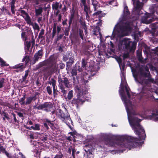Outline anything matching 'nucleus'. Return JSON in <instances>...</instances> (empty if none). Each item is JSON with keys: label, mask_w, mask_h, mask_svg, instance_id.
I'll return each instance as SVG.
<instances>
[{"label": "nucleus", "mask_w": 158, "mask_h": 158, "mask_svg": "<svg viewBox=\"0 0 158 158\" xmlns=\"http://www.w3.org/2000/svg\"><path fill=\"white\" fill-rule=\"evenodd\" d=\"M58 66L56 64L53 65L51 68V72L52 73H55L57 70Z\"/></svg>", "instance_id": "21"}, {"label": "nucleus", "mask_w": 158, "mask_h": 158, "mask_svg": "<svg viewBox=\"0 0 158 158\" xmlns=\"http://www.w3.org/2000/svg\"><path fill=\"white\" fill-rule=\"evenodd\" d=\"M77 69L75 68L73 69L71 71V73L72 75V76H76L77 74Z\"/></svg>", "instance_id": "27"}, {"label": "nucleus", "mask_w": 158, "mask_h": 158, "mask_svg": "<svg viewBox=\"0 0 158 158\" xmlns=\"http://www.w3.org/2000/svg\"><path fill=\"white\" fill-rule=\"evenodd\" d=\"M84 102V100H82L81 99V97H80L77 99H73L72 100V103L73 104H75L77 105V106L81 102L82 103Z\"/></svg>", "instance_id": "14"}, {"label": "nucleus", "mask_w": 158, "mask_h": 158, "mask_svg": "<svg viewBox=\"0 0 158 158\" xmlns=\"http://www.w3.org/2000/svg\"><path fill=\"white\" fill-rule=\"evenodd\" d=\"M63 155L61 154L60 155H56L54 158H63Z\"/></svg>", "instance_id": "44"}, {"label": "nucleus", "mask_w": 158, "mask_h": 158, "mask_svg": "<svg viewBox=\"0 0 158 158\" xmlns=\"http://www.w3.org/2000/svg\"><path fill=\"white\" fill-rule=\"evenodd\" d=\"M71 148H72V147H70L69 148V149H68V152L69 153H71Z\"/></svg>", "instance_id": "63"}, {"label": "nucleus", "mask_w": 158, "mask_h": 158, "mask_svg": "<svg viewBox=\"0 0 158 158\" xmlns=\"http://www.w3.org/2000/svg\"><path fill=\"white\" fill-rule=\"evenodd\" d=\"M131 28L130 24L120 22L114 27L113 32V37L120 38L127 36L131 32Z\"/></svg>", "instance_id": "3"}, {"label": "nucleus", "mask_w": 158, "mask_h": 158, "mask_svg": "<svg viewBox=\"0 0 158 158\" xmlns=\"http://www.w3.org/2000/svg\"><path fill=\"white\" fill-rule=\"evenodd\" d=\"M26 98V95H24L23 97L21 98L19 100V102L20 104L21 105L24 106L25 105V102H24V100Z\"/></svg>", "instance_id": "18"}, {"label": "nucleus", "mask_w": 158, "mask_h": 158, "mask_svg": "<svg viewBox=\"0 0 158 158\" xmlns=\"http://www.w3.org/2000/svg\"><path fill=\"white\" fill-rule=\"evenodd\" d=\"M15 6L14 5H11V9H15Z\"/></svg>", "instance_id": "62"}, {"label": "nucleus", "mask_w": 158, "mask_h": 158, "mask_svg": "<svg viewBox=\"0 0 158 158\" xmlns=\"http://www.w3.org/2000/svg\"><path fill=\"white\" fill-rule=\"evenodd\" d=\"M18 114L20 117H22L23 116V114L21 112L18 113Z\"/></svg>", "instance_id": "55"}, {"label": "nucleus", "mask_w": 158, "mask_h": 158, "mask_svg": "<svg viewBox=\"0 0 158 158\" xmlns=\"http://www.w3.org/2000/svg\"><path fill=\"white\" fill-rule=\"evenodd\" d=\"M79 63H77L75 65V68L79 72H81L82 71V69L81 68H80V67L79 65Z\"/></svg>", "instance_id": "29"}, {"label": "nucleus", "mask_w": 158, "mask_h": 158, "mask_svg": "<svg viewBox=\"0 0 158 158\" xmlns=\"http://www.w3.org/2000/svg\"><path fill=\"white\" fill-rule=\"evenodd\" d=\"M44 31L43 29H42L41 30L39 34V37L42 38L43 37L42 35L44 34Z\"/></svg>", "instance_id": "36"}, {"label": "nucleus", "mask_w": 158, "mask_h": 158, "mask_svg": "<svg viewBox=\"0 0 158 158\" xmlns=\"http://www.w3.org/2000/svg\"><path fill=\"white\" fill-rule=\"evenodd\" d=\"M13 117H14V121H15V122H16V121H17V120L16 118L15 117V115L14 114H13Z\"/></svg>", "instance_id": "60"}, {"label": "nucleus", "mask_w": 158, "mask_h": 158, "mask_svg": "<svg viewBox=\"0 0 158 158\" xmlns=\"http://www.w3.org/2000/svg\"><path fill=\"white\" fill-rule=\"evenodd\" d=\"M128 56V54H125L123 55V57L124 59L126 58H127Z\"/></svg>", "instance_id": "53"}, {"label": "nucleus", "mask_w": 158, "mask_h": 158, "mask_svg": "<svg viewBox=\"0 0 158 158\" xmlns=\"http://www.w3.org/2000/svg\"><path fill=\"white\" fill-rule=\"evenodd\" d=\"M4 79L2 78L0 79V88H2L4 86Z\"/></svg>", "instance_id": "31"}, {"label": "nucleus", "mask_w": 158, "mask_h": 158, "mask_svg": "<svg viewBox=\"0 0 158 158\" xmlns=\"http://www.w3.org/2000/svg\"><path fill=\"white\" fill-rule=\"evenodd\" d=\"M42 17H40L38 18L37 21L39 23H40L42 20Z\"/></svg>", "instance_id": "57"}, {"label": "nucleus", "mask_w": 158, "mask_h": 158, "mask_svg": "<svg viewBox=\"0 0 158 158\" xmlns=\"http://www.w3.org/2000/svg\"><path fill=\"white\" fill-rule=\"evenodd\" d=\"M148 17H145L144 20L143 21V22L146 24H149L153 21V19H148Z\"/></svg>", "instance_id": "19"}, {"label": "nucleus", "mask_w": 158, "mask_h": 158, "mask_svg": "<svg viewBox=\"0 0 158 158\" xmlns=\"http://www.w3.org/2000/svg\"><path fill=\"white\" fill-rule=\"evenodd\" d=\"M28 71L27 70L25 71V73L24 76L23 77V81H25L28 75Z\"/></svg>", "instance_id": "32"}, {"label": "nucleus", "mask_w": 158, "mask_h": 158, "mask_svg": "<svg viewBox=\"0 0 158 158\" xmlns=\"http://www.w3.org/2000/svg\"><path fill=\"white\" fill-rule=\"evenodd\" d=\"M74 62L73 60V58H70L69 60L68 61L67 64H70V65H71Z\"/></svg>", "instance_id": "39"}, {"label": "nucleus", "mask_w": 158, "mask_h": 158, "mask_svg": "<svg viewBox=\"0 0 158 158\" xmlns=\"http://www.w3.org/2000/svg\"><path fill=\"white\" fill-rule=\"evenodd\" d=\"M61 18V16L60 14L58 15V20L60 22Z\"/></svg>", "instance_id": "54"}, {"label": "nucleus", "mask_w": 158, "mask_h": 158, "mask_svg": "<svg viewBox=\"0 0 158 158\" xmlns=\"http://www.w3.org/2000/svg\"><path fill=\"white\" fill-rule=\"evenodd\" d=\"M31 128L34 130L39 131L40 130V125L39 124H35L34 126H31Z\"/></svg>", "instance_id": "20"}, {"label": "nucleus", "mask_w": 158, "mask_h": 158, "mask_svg": "<svg viewBox=\"0 0 158 158\" xmlns=\"http://www.w3.org/2000/svg\"><path fill=\"white\" fill-rule=\"evenodd\" d=\"M46 123H47L48 125H50V124H51V121L48 119H46Z\"/></svg>", "instance_id": "51"}, {"label": "nucleus", "mask_w": 158, "mask_h": 158, "mask_svg": "<svg viewBox=\"0 0 158 158\" xmlns=\"http://www.w3.org/2000/svg\"><path fill=\"white\" fill-rule=\"evenodd\" d=\"M124 11L125 12L127 15H128L129 14V11L127 8V7H125L124 8Z\"/></svg>", "instance_id": "42"}, {"label": "nucleus", "mask_w": 158, "mask_h": 158, "mask_svg": "<svg viewBox=\"0 0 158 158\" xmlns=\"http://www.w3.org/2000/svg\"><path fill=\"white\" fill-rule=\"evenodd\" d=\"M52 8L53 10H57L58 8L61 9L62 7V5L61 4H59V3L56 2L54 3L52 5Z\"/></svg>", "instance_id": "15"}, {"label": "nucleus", "mask_w": 158, "mask_h": 158, "mask_svg": "<svg viewBox=\"0 0 158 158\" xmlns=\"http://www.w3.org/2000/svg\"><path fill=\"white\" fill-rule=\"evenodd\" d=\"M4 116H5V117H3V120L5 121V120L6 118L7 119L9 118L7 116H6V115H5Z\"/></svg>", "instance_id": "64"}, {"label": "nucleus", "mask_w": 158, "mask_h": 158, "mask_svg": "<svg viewBox=\"0 0 158 158\" xmlns=\"http://www.w3.org/2000/svg\"><path fill=\"white\" fill-rule=\"evenodd\" d=\"M23 17L24 19L27 23L29 25H32V23L31 20V18L28 15L26 16L23 15Z\"/></svg>", "instance_id": "16"}, {"label": "nucleus", "mask_w": 158, "mask_h": 158, "mask_svg": "<svg viewBox=\"0 0 158 158\" xmlns=\"http://www.w3.org/2000/svg\"><path fill=\"white\" fill-rule=\"evenodd\" d=\"M116 60H117L118 61V63L119 64H120V63H121L122 59H121V58H120L119 57H118L117 58Z\"/></svg>", "instance_id": "45"}, {"label": "nucleus", "mask_w": 158, "mask_h": 158, "mask_svg": "<svg viewBox=\"0 0 158 158\" xmlns=\"http://www.w3.org/2000/svg\"><path fill=\"white\" fill-rule=\"evenodd\" d=\"M44 127L45 128H46L47 129H49V127L48 126V125L47 123H44Z\"/></svg>", "instance_id": "50"}, {"label": "nucleus", "mask_w": 158, "mask_h": 158, "mask_svg": "<svg viewBox=\"0 0 158 158\" xmlns=\"http://www.w3.org/2000/svg\"><path fill=\"white\" fill-rule=\"evenodd\" d=\"M42 56V50H39L34 55V63H35L36 61H38L39 58H41Z\"/></svg>", "instance_id": "12"}, {"label": "nucleus", "mask_w": 158, "mask_h": 158, "mask_svg": "<svg viewBox=\"0 0 158 158\" xmlns=\"http://www.w3.org/2000/svg\"><path fill=\"white\" fill-rule=\"evenodd\" d=\"M81 2L80 5L81 7L83 6L84 7V10L86 12L87 14H88V11L89 10V8L88 6L86 3V0H80Z\"/></svg>", "instance_id": "11"}, {"label": "nucleus", "mask_w": 158, "mask_h": 158, "mask_svg": "<svg viewBox=\"0 0 158 158\" xmlns=\"http://www.w3.org/2000/svg\"><path fill=\"white\" fill-rule=\"evenodd\" d=\"M100 2L102 3V0H100ZM91 4L93 6L94 9V11L95 12L93 14V15H98L101 14L102 11L101 10H98V9L100 7V5L99 2L96 0H91Z\"/></svg>", "instance_id": "5"}, {"label": "nucleus", "mask_w": 158, "mask_h": 158, "mask_svg": "<svg viewBox=\"0 0 158 158\" xmlns=\"http://www.w3.org/2000/svg\"><path fill=\"white\" fill-rule=\"evenodd\" d=\"M43 8L41 7H39L38 9H35V15L36 16H38L41 15L43 11Z\"/></svg>", "instance_id": "17"}, {"label": "nucleus", "mask_w": 158, "mask_h": 158, "mask_svg": "<svg viewBox=\"0 0 158 158\" xmlns=\"http://www.w3.org/2000/svg\"><path fill=\"white\" fill-rule=\"evenodd\" d=\"M132 71L135 81L142 85H145L149 82H153V79L150 78L149 77V72L148 69L142 68L139 69L137 72L136 71L133 72V69Z\"/></svg>", "instance_id": "2"}, {"label": "nucleus", "mask_w": 158, "mask_h": 158, "mask_svg": "<svg viewBox=\"0 0 158 158\" xmlns=\"http://www.w3.org/2000/svg\"><path fill=\"white\" fill-rule=\"evenodd\" d=\"M33 37H34V36L33 35L32 36V41L31 42V43H32L33 45L34 44L35 42V40H34L33 39Z\"/></svg>", "instance_id": "58"}, {"label": "nucleus", "mask_w": 158, "mask_h": 158, "mask_svg": "<svg viewBox=\"0 0 158 158\" xmlns=\"http://www.w3.org/2000/svg\"><path fill=\"white\" fill-rule=\"evenodd\" d=\"M74 17V13L72 14L71 15V17L69 19V27H70V25L72 22L73 18Z\"/></svg>", "instance_id": "35"}, {"label": "nucleus", "mask_w": 158, "mask_h": 158, "mask_svg": "<svg viewBox=\"0 0 158 158\" xmlns=\"http://www.w3.org/2000/svg\"><path fill=\"white\" fill-rule=\"evenodd\" d=\"M21 36L22 38H25V32H23L21 34Z\"/></svg>", "instance_id": "52"}, {"label": "nucleus", "mask_w": 158, "mask_h": 158, "mask_svg": "<svg viewBox=\"0 0 158 158\" xmlns=\"http://www.w3.org/2000/svg\"><path fill=\"white\" fill-rule=\"evenodd\" d=\"M13 68L14 69H19L20 70H23L24 67L22 64H19L14 66Z\"/></svg>", "instance_id": "23"}, {"label": "nucleus", "mask_w": 158, "mask_h": 158, "mask_svg": "<svg viewBox=\"0 0 158 158\" xmlns=\"http://www.w3.org/2000/svg\"><path fill=\"white\" fill-rule=\"evenodd\" d=\"M15 1L16 0H12L11 2V5H14L15 3Z\"/></svg>", "instance_id": "61"}, {"label": "nucleus", "mask_w": 158, "mask_h": 158, "mask_svg": "<svg viewBox=\"0 0 158 158\" xmlns=\"http://www.w3.org/2000/svg\"><path fill=\"white\" fill-rule=\"evenodd\" d=\"M0 151L3 153H5L8 158H10V156H9V154L6 151L5 148H4L2 146L0 148Z\"/></svg>", "instance_id": "25"}, {"label": "nucleus", "mask_w": 158, "mask_h": 158, "mask_svg": "<svg viewBox=\"0 0 158 158\" xmlns=\"http://www.w3.org/2000/svg\"><path fill=\"white\" fill-rule=\"evenodd\" d=\"M86 65V62L85 61V60L83 59L82 60V67L84 68L85 67Z\"/></svg>", "instance_id": "34"}, {"label": "nucleus", "mask_w": 158, "mask_h": 158, "mask_svg": "<svg viewBox=\"0 0 158 158\" xmlns=\"http://www.w3.org/2000/svg\"><path fill=\"white\" fill-rule=\"evenodd\" d=\"M70 30L69 27L65 29L64 31V34L66 36H68L69 34V32Z\"/></svg>", "instance_id": "30"}, {"label": "nucleus", "mask_w": 158, "mask_h": 158, "mask_svg": "<svg viewBox=\"0 0 158 158\" xmlns=\"http://www.w3.org/2000/svg\"><path fill=\"white\" fill-rule=\"evenodd\" d=\"M20 13H21V15L23 16V15L26 16L28 14L24 10H20Z\"/></svg>", "instance_id": "38"}, {"label": "nucleus", "mask_w": 158, "mask_h": 158, "mask_svg": "<svg viewBox=\"0 0 158 158\" xmlns=\"http://www.w3.org/2000/svg\"><path fill=\"white\" fill-rule=\"evenodd\" d=\"M30 137L32 139H34V135L33 134H31L29 135Z\"/></svg>", "instance_id": "59"}, {"label": "nucleus", "mask_w": 158, "mask_h": 158, "mask_svg": "<svg viewBox=\"0 0 158 158\" xmlns=\"http://www.w3.org/2000/svg\"><path fill=\"white\" fill-rule=\"evenodd\" d=\"M60 118L63 122H64L68 126H69L70 123L72 122L69 117V116L66 113V114L61 112L60 115Z\"/></svg>", "instance_id": "6"}, {"label": "nucleus", "mask_w": 158, "mask_h": 158, "mask_svg": "<svg viewBox=\"0 0 158 158\" xmlns=\"http://www.w3.org/2000/svg\"><path fill=\"white\" fill-rule=\"evenodd\" d=\"M19 154L21 156V157L22 158H25V157L22 154V153L21 152H19ZM10 158H12L11 157H10ZM15 158H18V156H17V155H15Z\"/></svg>", "instance_id": "40"}, {"label": "nucleus", "mask_w": 158, "mask_h": 158, "mask_svg": "<svg viewBox=\"0 0 158 158\" xmlns=\"http://www.w3.org/2000/svg\"><path fill=\"white\" fill-rule=\"evenodd\" d=\"M63 34H60L57 36V40H59L63 36Z\"/></svg>", "instance_id": "46"}, {"label": "nucleus", "mask_w": 158, "mask_h": 158, "mask_svg": "<svg viewBox=\"0 0 158 158\" xmlns=\"http://www.w3.org/2000/svg\"><path fill=\"white\" fill-rule=\"evenodd\" d=\"M61 29V27H60L57 26V31L58 33H59Z\"/></svg>", "instance_id": "48"}, {"label": "nucleus", "mask_w": 158, "mask_h": 158, "mask_svg": "<svg viewBox=\"0 0 158 158\" xmlns=\"http://www.w3.org/2000/svg\"><path fill=\"white\" fill-rule=\"evenodd\" d=\"M1 65L2 66H4L5 65L6 62L2 60L0 62Z\"/></svg>", "instance_id": "49"}, {"label": "nucleus", "mask_w": 158, "mask_h": 158, "mask_svg": "<svg viewBox=\"0 0 158 158\" xmlns=\"http://www.w3.org/2000/svg\"><path fill=\"white\" fill-rule=\"evenodd\" d=\"M125 81H121L120 85L121 89L119 92L121 95V99L125 105L126 110L128 114V118L130 125L134 130L135 134L139 136V138H135L129 136H126L120 137L119 139V142L117 141L116 143L120 145L122 147H124L129 148L132 146V142L137 143L138 140H144L146 137V135L144 130L142 128V127L139 123L141 120L138 119V118L135 116L131 117L129 114L131 110L133 108V106L131 102L127 99L124 93V87L123 85L124 84L127 94L128 98H130V94L129 93L130 89L127 85L125 84Z\"/></svg>", "instance_id": "1"}, {"label": "nucleus", "mask_w": 158, "mask_h": 158, "mask_svg": "<svg viewBox=\"0 0 158 158\" xmlns=\"http://www.w3.org/2000/svg\"><path fill=\"white\" fill-rule=\"evenodd\" d=\"M73 91L72 90L69 91L68 94L67 96V98L69 100L71 99L73 96Z\"/></svg>", "instance_id": "24"}, {"label": "nucleus", "mask_w": 158, "mask_h": 158, "mask_svg": "<svg viewBox=\"0 0 158 158\" xmlns=\"http://www.w3.org/2000/svg\"><path fill=\"white\" fill-rule=\"evenodd\" d=\"M132 0L133 1V4L135 10H140L143 5V3L140 2L139 0L137 1L136 3H135V0Z\"/></svg>", "instance_id": "10"}, {"label": "nucleus", "mask_w": 158, "mask_h": 158, "mask_svg": "<svg viewBox=\"0 0 158 158\" xmlns=\"http://www.w3.org/2000/svg\"><path fill=\"white\" fill-rule=\"evenodd\" d=\"M29 56H24L23 59V61H25L26 63V64H27L29 61Z\"/></svg>", "instance_id": "28"}, {"label": "nucleus", "mask_w": 158, "mask_h": 158, "mask_svg": "<svg viewBox=\"0 0 158 158\" xmlns=\"http://www.w3.org/2000/svg\"><path fill=\"white\" fill-rule=\"evenodd\" d=\"M53 105L51 103L47 102L39 105L36 107V108L38 110L44 109V110L46 112H49L51 111V109Z\"/></svg>", "instance_id": "8"}, {"label": "nucleus", "mask_w": 158, "mask_h": 158, "mask_svg": "<svg viewBox=\"0 0 158 158\" xmlns=\"http://www.w3.org/2000/svg\"><path fill=\"white\" fill-rule=\"evenodd\" d=\"M51 83L53 88V93L54 94L56 92V85L55 84V81L53 79H52V82Z\"/></svg>", "instance_id": "26"}, {"label": "nucleus", "mask_w": 158, "mask_h": 158, "mask_svg": "<svg viewBox=\"0 0 158 158\" xmlns=\"http://www.w3.org/2000/svg\"><path fill=\"white\" fill-rule=\"evenodd\" d=\"M78 32L81 38V39L82 40H83L84 36L83 31L81 29H79Z\"/></svg>", "instance_id": "22"}, {"label": "nucleus", "mask_w": 158, "mask_h": 158, "mask_svg": "<svg viewBox=\"0 0 158 158\" xmlns=\"http://www.w3.org/2000/svg\"><path fill=\"white\" fill-rule=\"evenodd\" d=\"M58 81L59 83L60 86H64L66 88H68L70 87V85L68 79L65 77H61L60 76L58 77Z\"/></svg>", "instance_id": "7"}, {"label": "nucleus", "mask_w": 158, "mask_h": 158, "mask_svg": "<svg viewBox=\"0 0 158 158\" xmlns=\"http://www.w3.org/2000/svg\"><path fill=\"white\" fill-rule=\"evenodd\" d=\"M137 55L138 56H139V61H141L142 60V58H141V53L139 52H137Z\"/></svg>", "instance_id": "41"}, {"label": "nucleus", "mask_w": 158, "mask_h": 158, "mask_svg": "<svg viewBox=\"0 0 158 158\" xmlns=\"http://www.w3.org/2000/svg\"><path fill=\"white\" fill-rule=\"evenodd\" d=\"M67 19H66L65 21H63V22L62 23V24L63 25L67 24L66 22H67Z\"/></svg>", "instance_id": "56"}, {"label": "nucleus", "mask_w": 158, "mask_h": 158, "mask_svg": "<svg viewBox=\"0 0 158 158\" xmlns=\"http://www.w3.org/2000/svg\"><path fill=\"white\" fill-rule=\"evenodd\" d=\"M143 114L149 119H158V110H156V113L154 112L147 110H144Z\"/></svg>", "instance_id": "4"}, {"label": "nucleus", "mask_w": 158, "mask_h": 158, "mask_svg": "<svg viewBox=\"0 0 158 158\" xmlns=\"http://www.w3.org/2000/svg\"><path fill=\"white\" fill-rule=\"evenodd\" d=\"M56 33V30H53L52 32V37L53 38L55 35Z\"/></svg>", "instance_id": "47"}, {"label": "nucleus", "mask_w": 158, "mask_h": 158, "mask_svg": "<svg viewBox=\"0 0 158 158\" xmlns=\"http://www.w3.org/2000/svg\"><path fill=\"white\" fill-rule=\"evenodd\" d=\"M33 25V28L35 29H37L38 30L40 29V27L37 24L35 23L34 25Z\"/></svg>", "instance_id": "33"}, {"label": "nucleus", "mask_w": 158, "mask_h": 158, "mask_svg": "<svg viewBox=\"0 0 158 158\" xmlns=\"http://www.w3.org/2000/svg\"><path fill=\"white\" fill-rule=\"evenodd\" d=\"M47 91L49 94H51L52 93V89L50 87L48 86L47 87Z\"/></svg>", "instance_id": "37"}, {"label": "nucleus", "mask_w": 158, "mask_h": 158, "mask_svg": "<svg viewBox=\"0 0 158 158\" xmlns=\"http://www.w3.org/2000/svg\"><path fill=\"white\" fill-rule=\"evenodd\" d=\"M124 44L127 48L129 49L130 51H134L135 48V44L134 42L130 41L127 38H125L123 40Z\"/></svg>", "instance_id": "9"}, {"label": "nucleus", "mask_w": 158, "mask_h": 158, "mask_svg": "<svg viewBox=\"0 0 158 158\" xmlns=\"http://www.w3.org/2000/svg\"><path fill=\"white\" fill-rule=\"evenodd\" d=\"M36 99V96H35L33 97H28L26 98V102H25V105H28L30 104L33 100L34 101Z\"/></svg>", "instance_id": "13"}, {"label": "nucleus", "mask_w": 158, "mask_h": 158, "mask_svg": "<svg viewBox=\"0 0 158 158\" xmlns=\"http://www.w3.org/2000/svg\"><path fill=\"white\" fill-rule=\"evenodd\" d=\"M60 88L61 90V91L62 92L65 93L66 92L65 90L64 89V87L63 86H60Z\"/></svg>", "instance_id": "43"}]
</instances>
